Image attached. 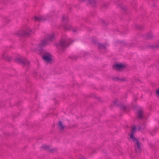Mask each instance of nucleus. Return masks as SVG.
<instances>
[{
    "instance_id": "nucleus-3",
    "label": "nucleus",
    "mask_w": 159,
    "mask_h": 159,
    "mask_svg": "<svg viewBox=\"0 0 159 159\" xmlns=\"http://www.w3.org/2000/svg\"><path fill=\"white\" fill-rule=\"evenodd\" d=\"M54 39V35L53 34H49L48 36V38L47 39L43 40L42 41L39 46L43 47L45 46L48 43V41H52Z\"/></svg>"
},
{
    "instance_id": "nucleus-8",
    "label": "nucleus",
    "mask_w": 159,
    "mask_h": 159,
    "mask_svg": "<svg viewBox=\"0 0 159 159\" xmlns=\"http://www.w3.org/2000/svg\"><path fill=\"white\" fill-rule=\"evenodd\" d=\"M138 116L139 118H142L143 117V112L142 110H139L138 111Z\"/></svg>"
},
{
    "instance_id": "nucleus-1",
    "label": "nucleus",
    "mask_w": 159,
    "mask_h": 159,
    "mask_svg": "<svg viewBox=\"0 0 159 159\" xmlns=\"http://www.w3.org/2000/svg\"><path fill=\"white\" fill-rule=\"evenodd\" d=\"M136 129V127L135 126H133L132 129V133L130 135V138L133 140L135 142L137 146V148L136 150L137 152H139L140 150V144L138 140L136 139V138L134 136L133 133L135 131Z\"/></svg>"
},
{
    "instance_id": "nucleus-12",
    "label": "nucleus",
    "mask_w": 159,
    "mask_h": 159,
    "mask_svg": "<svg viewBox=\"0 0 159 159\" xmlns=\"http://www.w3.org/2000/svg\"><path fill=\"white\" fill-rule=\"evenodd\" d=\"M98 46L100 48L105 49L106 48L105 46L101 43H98Z\"/></svg>"
},
{
    "instance_id": "nucleus-14",
    "label": "nucleus",
    "mask_w": 159,
    "mask_h": 159,
    "mask_svg": "<svg viewBox=\"0 0 159 159\" xmlns=\"http://www.w3.org/2000/svg\"><path fill=\"white\" fill-rule=\"evenodd\" d=\"M16 61H17V62L19 63H21L22 62V60L20 58H17L16 60Z\"/></svg>"
},
{
    "instance_id": "nucleus-15",
    "label": "nucleus",
    "mask_w": 159,
    "mask_h": 159,
    "mask_svg": "<svg viewBox=\"0 0 159 159\" xmlns=\"http://www.w3.org/2000/svg\"><path fill=\"white\" fill-rule=\"evenodd\" d=\"M118 100H116L114 101V105H117V103L118 102Z\"/></svg>"
},
{
    "instance_id": "nucleus-10",
    "label": "nucleus",
    "mask_w": 159,
    "mask_h": 159,
    "mask_svg": "<svg viewBox=\"0 0 159 159\" xmlns=\"http://www.w3.org/2000/svg\"><path fill=\"white\" fill-rule=\"evenodd\" d=\"M59 126L60 129L61 130L63 129L65 127V126L63 125L62 122L61 121H60L59 123Z\"/></svg>"
},
{
    "instance_id": "nucleus-4",
    "label": "nucleus",
    "mask_w": 159,
    "mask_h": 159,
    "mask_svg": "<svg viewBox=\"0 0 159 159\" xmlns=\"http://www.w3.org/2000/svg\"><path fill=\"white\" fill-rule=\"evenodd\" d=\"M43 58L47 63H50L52 61V56L49 53L44 54L43 56Z\"/></svg>"
},
{
    "instance_id": "nucleus-7",
    "label": "nucleus",
    "mask_w": 159,
    "mask_h": 159,
    "mask_svg": "<svg viewBox=\"0 0 159 159\" xmlns=\"http://www.w3.org/2000/svg\"><path fill=\"white\" fill-rule=\"evenodd\" d=\"M34 19L36 20L39 21H40L43 20H44L46 19V18H45L44 16L35 17Z\"/></svg>"
},
{
    "instance_id": "nucleus-2",
    "label": "nucleus",
    "mask_w": 159,
    "mask_h": 159,
    "mask_svg": "<svg viewBox=\"0 0 159 159\" xmlns=\"http://www.w3.org/2000/svg\"><path fill=\"white\" fill-rule=\"evenodd\" d=\"M70 39L68 37L62 38L60 42L57 44L58 47H65L70 44Z\"/></svg>"
},
{
    "instance_id": "nucleus-19",
    "label": "nucleus",
    "mask_w": 159,
    "mask_h": 159,
    "mask_svg": "<svg viewBox=\"0 0 159 159\" xmlns=\"http://www.w3.org/2000/svg\"><path fill=\"white\" fill-rule=\"evenodd\" d=\"M6 55H5H5H4L3 56V57H4V58H5V57H6Z\"/></svg>"
},
{
    "instance_id": "nucleus-18",
    "label": "nucleus",
    "mask_w": 159,
    "mask_h": 159,
    "mask_svg": "<svg viewBox=\"0 0 159 159\" xmlns=\"http://www.w3.org/2000/svg\"><path fill=\"white\" fill-rule=\"evenodd\" d=\"M50 149H52V151H51V152H53V150H54H54H55V149H53V148H52H52H50Z\"/></svg>"
},
{
    "instance_id": "nucleus-13",
    "label": "nucleus",
    "mask_w": 159,
    "mask_h": 159,
    "mask_svg": "<svg viewBox=\"0 0 159 159\" xmlns=\"http://www.w3.org/2000/svg\"><path fill=\"white\" fill-rule=\"evenodd\" d=\"M67 20H68V19L67 17H66V18H65L64 17H63V20H62L63 23L64 24H66L67 21Z\"/></svg>"
},
{
    "instance_id": "nucleus-6",
    "label": "nucleus",
    "mask_w": 159,
    "mask_h": 159,
    "mask_svg": "<svg viewBox=\"0 0 159 159\" xmlns=\"http://www.w3.org/2000/svg\"><path fill=\"white\" fill-rule=\"evenodd\" d=\"M114 69L118 70H121L124 68V65L122 64H115L114 66Z\"/></svg>"
},
{
    "instance_id": "nucleus-5",
    "label": "nucleus",
    "mask_w": 159,
    "mask_h": 159,
    "mask_svg": "<svg viewBox=\"0 0 159 159\" xmlns=\"http://www.w3.org/2000/svg\"><path fill=\"white\" fill-rule=\"evenodd\" d=\"M64 27L66 29L72 30L74 32H75L77 30L76 28L73 27L69 24H66L64 26Z\"/></svg>"
},
{
    "instance_id": "nucleus-16",
    "label": "nucleus",
    "mask_w": 159,
    "mask_h": 159,
    "mask_svg": "<svg viewBox=\"0 0 159 159\" xmlns=\"http://www.w3.org/2000/svg\"><path fill=\"white\" fill-rule=\"evenodd\" d=\"M157 95L159 96V89L157 91Z\"/></svg>"
},
{
    "instance_id": "nucleus-11",
    "label": "nucleus",
    "mask_w": 159,
    "mask_h": 159,
    "mask_svg": "<svg viewBox=\"0 0 159 159\" xmlns=\"http://www.w3.org/2000/svg\"><path fill=\"white\" fill-rule=\"evenodd\" d=\"M31 32V30L30 29H29L27 31L24 32L23 35H29Z\"/></svg>"
},
{
    "instance_id": "nucleus-20",
    "label": "nucleus",
    "mask_w": 159,
    "mask_h": 159,
    "mask_svg": "<svg viewBox=\"0 0 159 159\" xmlns=\"http://www.w3.org/2000/svg\"><path fill=\"white\" fill-rule=\"evenodd\" d=\"M80 1H85V0H80Z\"/></svg>"
},
{
    "instance_id": "nucleus-17",
    "label": "nucleus",
    "mask_w": 159,
    "mask_h": 159,
    "mask_svg": "<svg viewBox=\"0 0 159 159\" xmlns=\"http://www.w3.org/2000/svg\"><path fill=\"white\" fill-rule=\"evenodd\" d=\"M126 108V107L125 106H123L121 107V108L123 110H125Z\"/></svg>"
},
{
    "instance_id": "nucleus-9",
    "label": "nucleus",
    "mask_w": 159,
    "mask_h": 159,
    "mask_svg": "<svg viewBox=\"0 0 159 159\" xmlns=\"http://www.w3.org/2000/svg\"><path fill=\"white\" fill-rule=\"evenodd\" d=\"M42 148L44 149L49 150L50 151H52V149H50V147L47 145H44L43 146Z\"/></svg>"
}]
</instances>
